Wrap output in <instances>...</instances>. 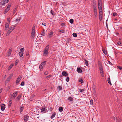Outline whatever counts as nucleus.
Segmentation results:
<instances>
[{"label": "nucleus", "instance_id": "58836bf2", "mask_svg": "<svg viewBox=\"0 0 122 122\" xmlns=\"http://www.w3.org/2000/svg\"><path fill=\"white\" fill-rule=\"evenodd\" d=\"M58 88L59 90H61L62 89V88L60 86H58Z\"/></svg>", "mask_w": 122, "mask_h": 122}, {"label": "nucleus", "instance_id": "864d4df0", "mask_svg": "<svg viewBox=\"0 0 122 122\" xmlns=\"http://www.w3.org/2000/svg\"><path fill=\"white\" fill-rule=\"evenodd\" d=\"M23 108L22 107H20V113H21L22 112Z\"/></svg>", "mask_w": 122, "mask_h": 122}, {"label": "nucleus", "instance_id": "c9c22d12", "mask_svg": "<svg viewBox=\"0 0 122 122\" xmlns=\"http://www.w3.org/2000/svg\"><path fill=\"white\" fill-rule=\"evenodd\" d=\"M10 17H9L7 18V21L8 22H10Z\"/></svg>", "mask_w": 122, "mask_h": 122}, {"label": "nucleus", "instance_id": "6e6d98bb", "mask_svg": "<svg viewBox=\"0 0 122 122\" xmlns=\"http://www.w3.org/2000/svg\"><path fill=\"white\" fill-rule=\"evenodd\" d=\"M29 51H27L26 52V56H27L29 55Z\"/></svg>", "mask_w": 122, "mask_h": 122}, {"label": "nucleus", "instance_id": "6ab92c4d", "mask_svg": "<svg viewBox=\"0 0 122 122\" xmlns=\"http://www.w3.org/2000/svg\"><path fill=\"white\" fill-rule=\"evenodd\" d=\"M59 110L60 112H62L63 110V108L62 107H60L59 108Z\"/></svg>", "mask_w": 122, "mask_h": 122}, {"label": "nucleus", "instance_id": "e433bc0d", "mask_svg": "<svg viewBox=\"0 0 122 122\" xmlns=\"http://www.w3.org/2000/svg\"><path fill=\"white\" fill-rule=\"evenodd\" d=\"M11 4L10 3L8 5L7 8L9 9H10V7L11 6Z\"/></svg>", "mask_w": 122, "mask_h": 122}, {"label": "nucleus", "instance_id": "3c124183", "mask_svg": "<svg viewBox=\"0 0 122 122\" xmlns=\"http://www.w3.org/2000/svg\"><path fill=\"white\" fill-rule=\"evenodd\" d=\"M13 74H11L9 76V77H8L9 78L11 79V78H12V76H13Z\"/></svg>", "mask_w": 122, "mask_h": 122}, {"label": "nucleus", "instance_id": "a19ab883", "mask_svg": "<svg viewBox=\"0 0 122 122\" xmlns=\"http://www.w3.org/2000/svg\"><path fill=\"white\" fill-rule=\"evenodd\" d=\"M68 99L70 101H72L73 100V98L71 97H69Z\"/></svg>", "mask_w": 122, "mask_h": 122}, {"label": "nucleus", "instance_id": "c85d7f7f", "mask_svg": "<svg viewBox=\"0 0 122 122\" xmlns=\"http://www.w3.org/2000/svg\"><path fill=\"white\" fill-rule=\"evenodd\" d=\"M49 48V45H47L45 47V49L44 50H48Z\"/></svg>", "mask_w": 122, "mask_h": 122}, {"label": "nucleus", "instance_id": "603ef678", "mask_svg": "<svg viewBox=\"0 0 122 122\" xmlns=\"http://www.w3.org/2000/svg\"><path fill=\"white\" fill-rule=\"evenodd\" d=\"M13 74H11L9 76V77H8L9 78L11 79V78H12V76H13Z\"/></svg>", "mask_w": 122, "mask_h": 122}, {"label": "nucleus", "instance_id": "680f3d73", "mask_svg": "<svg viewBox=\"0 0 122 122\" xmlns=\"http://www.w3.org/2000/svg\"><path fill=\"white\" fill-rule=\"evenodd\" d=\"M64 31H65L63 29V30H61L59 31L60 32H61L63 33V32H64Z\"/></svg>", "mask_w": 122, "mask_h": 122}, {"label": "nucleus", "instance_id": "aec40b11", "mask_svg": "<svg viewBox=\"0 0 122 122\" xmlns=\"http://www.w3.org/2000/svg\"><path fill=\"white\" fill-rule=\"evenodd\" d=\"M10 9H9L7 8H6L5 9V10L4 11V12L5 13H7V12H8V11H9V10H10Z\"/></svg>", "mask_w": 122, "mask_h": 122}, {"label": "nucleus", "instance_id": "7c9ffc66", "mask_svg": "<svg viewBox=\"0 0 122 122\" xmlns=\"http://www.w3.org/2000/svg\"><path fill=\"white\" fill-rule=\"evenodd\" d=\"M102 51L103 53L105 55H107V52L106 51L105 49H102Z\"/></svg>", "mask_w": 122, "mask_h": 122}, {"label": "nucleus", "instance_id": "dca6fc26", "mask_svg": "<svg viewBox=\"0 0 122 122\" xmlns=\"http://www.w3.org/2000/svg\"><path fill=\"white\" fill-rule=\"evenodd\" d=\"M24 120L26 122L28 120V117H27V116H24Z\"/></svg>", "mask_w": 122, "mask_h": 122}, {"label": "nucleus", "instance_id": "6e6552de", "mask_svg": "<svg viewBox=\"0 0 122 122\" xmlns=\"http://www.w3.org/2000/svg\"><path fill=\"white\" fill-rule=\"evenodd\" d=\"M11 27H10L9 30H8L7 33L6 34V36H8L10 33L12 31V30H11Z\"/></svg>", "mask_w": 122, "mask_h": 122}, {"label": "nucleus", "instance_id": "0eeeda50", "mask_svg": "<svg viewBox=\"0 0 122 122\" xmlns=\"http://www.w3.org/2000/svg\"><path fill=\"white\" fill-rule=\"evenodd\" d=\"M53 32L52 31H51L50 32L49 34L48 37V38H50L52 37L53 36Z\"/></svg>", "mask_w": 122, "mask_h": 122}, {"label": "nucleus", "instance_id": "ddd939ff", "mask_svg": "<svg viewBox=\"0 0 122 122\" xmlns=\"http://www.w3.org/2000/svg\"><path fill=\"white\" fill-rule=\"evenodd\" d=\"M45 30L43 29V30L41 32V35L43 36H44L45 35Z\"/></svg>", "mask_w": 122, "mask_h": 122}, {"label": "nucleus", "instance_id": "f257e3e1", "mask_svg": "<svg viewBox=\"0 0 122 122\" xmlns=\"http://www.w3.org/2000/svg\"><path fill=\"white\" fill-rule=\"evenodd\" d=\"M9 0H3L1 1L0 4L4 6L6 3H7L9 1Z\"/></svg>", "mask_w": 122, "mask_h": 122}, {"label": "nucleus", "instance_id": "5fc2aeb1", "mask_svg": "<svg viewBox=\"0 0 122 122\" xmlns=\"http://www.w3.org/2000/svg\"><path fill=\"white\" fill-rule=\"evenodd\" d=\"M50 13L51 14L53 15H55V14H54L53 13L52 9H51V10Z\"/></svg>", "mask_w": 122, "mask_h": 122}, {"label": "nucleus", "instance_id": "09e8293b", "mask_svg": "<svg viewBox=\"0 0 122 122\" xmlns=\"http://www.w3.org/2000/svg\"><path fill=\"white\" fill-rule=\"evenodd\" d=\"M52 75H49L48 76H46V78H49L50 77L52 76Z\"/></svg>", "mask_w": 122, "mask_h": 122}, {"label": "nucleus", "instance_id": "052dcab7", "mask_svg": "<svg viewBox=\"0 0 122 122\" xmlns=\"http://www.w3.org/2000/svg\"><path fill=\"white\" fill-rule=\"evenodd\" d=\"M117 67H118L119 69L120 70H121L122 69V67H120V66H117Z\"/></svg>", "mask_w": 122, "mask_h": 122}, {"label": "nucleus", "instance_id": "de8ad7c7", "mask_svg": "<svg viewBox=\"0 0 122 122\" xmlns=\"http://www.w3.org/2000/svg\"><path fill=\"white\" fill-rule=\"evenodd\" d=\"M48 74V71H45L44 73V74L45 75H47Z\"/></svg>", "mask_w": 122, "mask_h": 122}, {"label": "nucleus", "instance_id": "473e14b6", "mask_svg": "<svg viewBox=\"0 0 122 122\" xmlns=\"http://www.w3.org/2000/svg\"><path fill=\"white\" fill-rule=\"evenodd\" d=\"M108 83L110 85H111V82L110 80V78H109L108 79Z\"/></svg>", "mask_w": 122, "mask_h": 122}, {"label": "nucleus", "instance_id": "9b49d317", "mask_svg": "<svg viewBox=\"0 0 122 122\" xmlns=\"http://www.w3.org/2000/svg\"><path fill=\"white\" fill-rule=\"evenodd\" d=\"M5 104H2V105L1 106V109L2 111H3L5 110Z\"/></svg>", "mask_w": 122, "mask_h": 122}, {"label": "nucleus", "instance_id": "bf43d9fd", "mask_svg": "<svg viewBox=\"0 0 122 122\" xmlns=\"http://www.w3.org/2000/svg\"><path fill=\"white\" fill-rule=\"evenodd\" d=\"M21 19V18L20 17L19 18V19H18V18H17V19H16V21H19L20 20V19Z\"/></svg>", "mask_w": 122, "mask_h": 122}, {"label": "nucleus", "instance_id": "f704fd0d", "mask_svg": "<svg viewBox=\"0 0 122 122\" xmlns=\"http://www.w3.org/2000/svg\"><path fill=\"white\" fill-rule=\"evenodd\" d=\"M34 35H35V33H31V36L32 37V38H34Z\"/></svg>", "mask_w": 122, "mask_h": 122}, {"label": "nucleus", "instance_id": "4c0bfd02", "mask_svg": "<svg viewBox=\"0 0 122 122\" xmlns=\"http://www.w3.org/2000/svg\"><path fill=\"white\" fill-rule=\"evenodd\" d=\"M11 79L9 78V77L8 78L7 80L5 81V82L6 83H7Z\"/></svg>", "mask_w": 122, "mask_h": 122}, {"label": "nucleus", "instance_id": "412c9836", "mask_svg": "<svg viewBox=\"0 0 122 122\" xmlns=\"http://www.w3.org/2000/svg\"><path fill=\"white\" fill-rule=\"evenodd\" d=\"M9 27V25L8 23H7L5 24V28L6 29H8Z\"/></svg>", "mask_w": 122, "mask_h": 122}, {"label": "nucleus", "instance_id": "8fccbe9b", "mask_svg": "<svg viewBox=\"0 0 122 122\" xmlns=\"http://www.w3.org/2000/svg\"><path fill=\"white\" fill-rule=\"evenodd\" d=\"M11 104H12V102H9V107H10V106H11Z\"/></svg>", "mask_w": 122, "mask_h": 122}, {"label": "nucleus", "instance_id": "f8f14e48", "mask_svg": "<svg viewBox=\"0 0 122 122\" xmlns=\"http://www.w3.org/2000/svg\"><path fill=\"white\" fill-rule=\"evenodd\" d=\"M77 71L78 73H82V70L79 67L77 68Z\"/></svg>", "mask_w": 122, "mask_h": 122}, {"label": "nucleus", "instance_id": "cd10ccee", "mask_svg": "<svg viewBox=\"0 0 122 122\" xmlns=\"http://www.w3.org/2000/svg\"><path fill=\"white\" fill-rule=\"evenodd\" d=\"M100 73L101 74H102V73H103V71L102 68L100 69Z\"/></svg>", "mask_w": 122, "mask_h": 122}, {"label": "nucleus", "instance_id": "c03bdc74", "mask_svg": "<svg viewBox=\"0 0 122 122\" xmlns=\"http://www.w3.org/2000/svg\"><path fill=\"white\" fill-rule=\"evenodd\" d=\"M13 66V65H10L9 66L8 69V70H10L12 67V66Z\"/></svg>", "mask_w": 122, "mask_h": 122}, {"label": "nucleus", "instance_id": "20e7f679", "mask_svg": "<svg viewBox=\"0 0 122 122\" xmlns=\"http://www.w3.org/2000/svg\"><path fill=\"white\" fill-rule=\"evenodd\" d=\"M62 75L66 77L68 76V74L67 72L66 71H63L62 72Z\"/></svg>", "mask_w": 122, "mask_h": 122}, {"label": "nucleus", "instance_id": "f3484780", "mask_svg": "<svg viewBox=\"0 0 122 122\" xmlns=\"http://www.w3.org/2000/svg\"><path fill=\"white\" fill-rule=\"evenodd\" d=\"M93 10L97 9L96 7V5L95 3L93 4Z\"/></svg>", "mask_w": 122, "mask_h": 122}, {"label": "nucleus", "instance_id": "49530a36", "mask_svg": "<svg viewBox=\"0 0 122 122\" xmlns=\"http://www.w3.org/2000/svg\"><path fill=\"white\" fill-rule=\"evenodd\" d=\"M43 66L41 64L39 66V68L40 69H42Z\"/></svg>", "mask_w": 122, "mask_h": 122}, {"label": "nucleus", "instance_id": "4468645a", "mask_svg": "<svg viewBox=\"0 0 122 122\" xmlns=\"http://www.w3.org/2000/svg\"><path fill=\"white\" fill-rule=\"evenodd\" d=\"M103 15H99V19L100 21H101L102 20V18Z\"/></svg>", "mask_w": 122, "mask_h": 122}, {"label": "nucleus", "instance_id": "39448f33", "mask_svg": "<svg viewBox=\"0 0 122 122\" xmlns=\"http://www.w3.org/2000/svg\"><path fill=\"white\" fill-rule=\"evenodd\" d=\"M93 11L94 14V15L95 17H96L97 16V9L93 10Z\"/></svg>", "mask_w": 122, "mask_h": 122}, {"label": "nucleus", "instance_id": "7ed1b4c3", "mask_svg": "<svg viewBox=\"0 0 122 122\" xmlns=\"http://www.w3.org/2000/svg\"><path fill=\"white\" fill-rule=\"evenodd\" d=\"M22 77L20 75H19L18 77L17 78V80L16 81V83L17 84H18L19 82L21 79Z\"/></svg>", "mask_w": 122, "mask_h": 122}, {"label": "nucleus", "instance_id": "69168bd1", "mask_svg": "<svg viewBox=\"0 0 122 122\" xmlns=\"http://www.w3.org/2000/svg\"><path fill=\"white\" fill-rule=\"evenodd\" d=\"M102 5H98V9L100 8H102Z\"/></svg>", "mask_w": 122, "mask_h": 122}, {"label": "nucleus", "instance_id": "2eb2a0df", "mask_svg": "<svg viewBox=\"0 0 122 122\" xmlns=\"http://www.w3.org/2000/svg\"><path fill=\"white\" fill-rule=\"evenodd\" d=\"M56 114V112H54V113L53 114L52 116L51 117V119H53L55 116Z\"/></svg>", "mask_w": 122, "mask_h": 122}, {"label": "nucleus", "instance_id": "9d476101", "mask_svg": "<svg viewBox=\"0 0 122 122\" xmlns=\"http://www.w3.org/2000/svg\"><path fill=\"white\" fill-rule=\"evenodd\" d=\"M18 91H16L13 93V97H14V98H15L16 97V96L17 95V94L18 93Z\"/></svg>", "mask_w": 122, "mask_h": 122}, {"label": "nucleus", "instance_id": "4be33fe9", "mask_svg": "<svg viewBox=\"0 0 122 122\" xmlns=\"http://www.w3.org/2000/svg\"><path fill=\"white\" fill-rule=\"evenodd\" d=\"M79 81L81 83H83V81L81 78H80L79 80Z\"/></svg>", "mask_w": 122, "mask_h": 122}, {"label": "nucleus", "instance_id": "bb28decb", "mask_svg": "<svg viewBox=\"0 0 122 122\" xmlns=\"http://www.w3.org/2000/svg\"><path fill=\"white\" fill-rule=\"evenodd\" d=\"M17 11V8H15L13 10V14H14Z\"/></svg>", "mask_w": 122, "mask_h": 122}, {"label": "nucleus", "instance_id": "1a4fd4ad", "mask_svg": "<svg viewBox=\"0 0 122 122\" xmlns=\"http://www.w3.org/2000/svg\"><path fill=\"white\" fill-rule=\"evenodd\" d=\"M12 48H10L9 50V51L7 53V55L9 56L10 55L11 53V52L12 51Z\"/></svg>", "mask_w": 122, "mask_h": 122}, {"label": "nucleus", "instance_id": "2f4dec72", "mask_svg": "<svg viewBox=\"0 0 122 122\" xmlns=\"http://www.w3.org/2000/svg\"><path fill=\"white\" fill-rule=\"evenodd\" d=\"M21 96L20 95H19L16 98V99H17L18 100H20V98H21Z\"/></svg>", "mask_w": 122, "mask_h": 122}, {"label": "nucleus", "instance_id": "13d9d810", "mask_svg": "<svg viewBox=\"0 0 122 122\" xmlns=\"http://www.w3.org/2000/svg\"><path fill=\"white\" fill-rule=\"evenodd\" d=\"M116 122H121V121H120V120L119 119H116Z\"/></svg>", "mask_w": 122, "mask_h": 122}, {"label": "nucleus", "instance_id": "423d86ee", "mask_svg": "<svg viewBox=\"0 0 122 122\" xmlns=\"http://www.w3.org/2000/svg\"><path fill=\"white\" fill-rule=\"evenodd\" d=\"M43 52V55L44 56H46L48 54V50H44Z\"/></svg>", "mask_w": 122, "mask_h": 122}, {"label": "nucleus", "instance_id": "ea45409f", "mask_svg": "<svg viewBox=\"0 0 122 122\" xmlns=\"http://www.w3.org/2000/svg\"><path fill=\"white\" fill-rule=\"evenodd\" d=\"M19 62V60H17L15 61V66H16V65L17 64V63H18Z\"/></svg>", "mask_w": 122, "mask_h": 122}, {"label": "nucleus", "instance_id": "0e129e2a", "mask_svg": "<svg viewBox=\"0 0 122 122\" xmlns=\"http://www.w3.org/2000/svg\"><path fill=\"white\" fill-rule=\"evenodd\" d=\"M24 84V82H22L21 84V85L22 86H23Z\"/></svg>", "mask_w": 122, "mask_h": 122}, {"label": "nucleus", "instance_id": "338daca9", "mask_svg": "<svg viewBox=\"0 0 122 122\" xmlns=\"http://www.w3.org/2000/svg\"><path fill=\"white\" fill-rule=\"evenodd\" d=\"M99 11V12L102 11V8H100L98 9Z\"/></svg>", "mask_w": 122, "mask_h": 122}, {"label": "nucleus", "instance_id": "4d7b16f0", "mask_svg": "<svg viewBox=\"0 0 122 122\" xmlns=\"http://www.w3.org/2000/svg\"><path fill=\"white\" fill-rule=\"evenodd\" d=\"M117 15V14L116 13H113V15L114 16H116Z\"/></svg>", "mask_w": 122, "mask_h": 122}, {"label": "nucleus", "instance_id": "f03ea898", "mask_svg": "<svg viewBox=\"0 0 122 122\" xmlns=\"http://www.w3.org/2000/svg\"><path fill=\"white\" fill-rule=\"evenodd\" d=\"M24 50V48H22L20 49V52L19 53V55L20 57L22 56L23 54V51Z\"/></svg>", "mask_w": 122, "mask_h": 122}, {"label": "nucleus", "instance_id": "c756f323", "mask_svg": "<svg viewBox=\"0 0 122 122\" xmlns=\"http://www.w3.org/2000/svg\"><path fill=\"white\" fill-rule=\"evenodd\" d=\"M73 35L74 37H77V34L76 33H74L73 34Z\"/></svg>", "mask_w": 122, "mask_h": 122}, {"label": "nucleus", "instance_id": "b1692460", "mask_svg": "<svg viewBox=\"0 0 122 122\" xmlns=\"http://www.w3.org/2000/svg\"><path fill=\"white\" fill-rule=\"evenodd\" d=\"M79 92L81 93H82L84 91H85V89H79Z\"/></svg>", "mask_w": 122, "mask_h": 122}, {"label": "nucleus", "instance_id": "a18cd8bd", "mask_svg": "<svg viewBox=\"0 0 122 122\" xmlns=\"http://www.w3.org/2000/svg\"><path fill=\"white\" fill-rule=\"evenodd\" d=\"M66 81L67 82H68L69 81V77H67V78L66 79Z\"/></svg>", "mask_w": 122, "mask_h": 122}, {"label": "nucleus", "instance_id": "774afa93", "mask_svg": "<svg viewBox=\"0 0 122 122\" xmlns=\"http://www.w3.org/2000/svg\"><path fill=\"white\" fill-rule=\"evenodd\" d=\"M117 44L119 45H121V43L120 42L118 41L117 42Z\"/></svg>", "mask_w": 122, "mask_h": 122}, {"label": "nucleus", "instance_id": "e2e57ef3", "mask_svg": "<svg viewBox=\"0 0 122 122\" xmlns=\"http://www.w3.org/2000/svg\"><path fill=\"white\" fill-rule=\"evenodd\" d=\"M61 26H65V24L64 23H62L61 24Z\"/></svg>", "mask_w": 122, "mask_h": 122}, {"label": "nucleus", "instance_id": "5701e85b", "mask_svg": "<svg viewBox=\"0 0 122 122\" xmlns=\"http://www.w3.org/2000/svg\"><path fill=\"white\" fill-rule=\"evenodd\" d=\"M46 61H45L43 62H42L41 64L43 66H44L46 65Z\"/></svg>", "mask_w": 122, "mask_h": 122}, {"label": "nucleus", "instance_id": "72a5a7b5", "mask_svg": "<svg viewBox=\"0 0 122 122\" xmlns=\"http://www.w3.org/2000/svg\"><path fill=\"white\" fill-rule=\"evenodd\" d=\"M90 104L91 105H92L93 104V101L92 100V99H91V100H90Z\"/></svg>", "mask_w": 122, "mask_h": 122}, {"label": "nucleus", "instance_id": "a878e982", "mask_svg": "<svg viewBox=\"0 0 122 122\" xmlns=\"http://www.w3.org/2000/svg\"><path fill=\"white\" fill-rule=\"evenodd\" d=\"M85 63L86 65L87 66H88V61L86 60H85Z\"/></svg>", "mask_w": 122, "mask_h": 122}, {"label": "nucleus", "instance_id": "37998d69", "mask_svg": "<svg viewBox=\"0 0 122 122\" xmlns=\"http://www.w3.org/2000/svg\"><path fill=\"white\" fill-rule=\"evenodd\" d=\"M99 67L100 69L102 68V66L101 64L99 63Z\"/></svg>", "mask_w": 122, "mask_h": 122}, {"label": "nucleus", "instance_id": "393cba45", "mask_svg": "<svg viewBox=\"0 0 122 122\" xmlns=\"http://www.w3.org/2000/svg\"><path fill=\"white\" fill-rule=\"evenodd\" d=\"M70 23L72 24L74 22V20L72 19H71L70 20Z\"/></svg>", "mask_w": 122, "mask_h": 122}, {"label": "nucleus", "instance_id": "a211bd4d", "mask_svg": "<svg viewBox=\"0 0 122 122\" xmlns=\"http://www.w3.org/2000/svg\"><path fill=\"white\" fill-rule=\"evenodd\" d=\"M47 109L45 108H43L41 109V111L42 112H46V111Z\"/></svg>", "mask_w": 122, "mask_h": 122}, {"label": "nucleus", "instance_id": "79ce46f5", "mask_svg": "<svg viewBox=\"0 0 122 122\" xmlns=\"http://www.w3.org/2000/svg\"><path fill=\"white\" fill-rule=\"evenodd\" d=\"M10 27H11V30H12V31H13V30L15 28V27L14 26V25H12V26Z\"/></svg>", "mask_w": 122, "mask_h": 122}]
</instances>
